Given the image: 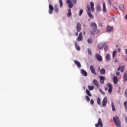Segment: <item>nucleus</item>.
Instances as JSON below:
<instances>
[{
  "mask_svg": "<svg viewBox=\"0 0 127 127\" xmlns=\"http://www.w3.org/2000/svg\"><path fill=\"white\" fill-rule=\"evenodd\" d=\"M91 30L89 31L90 34L91 35H95L96 31L99 33V30H98V26L95 22H92L90 23Z\"/></svg>",
  "mask_w": 127,
  "mask_h": 127,
  "instance_id": "obj_1",
  "label": "nucleus"
},
{
  "mask_svg": "<svg viewBox=\"0 0 127 127\" xmlns=\"http://www.w3.org/2000/svg\"><path fill=\"white\" fill-rule=\"evenodd\" d=\"M113 121L116 127H121V121H120L119 117L116 116L115 117H113Z\"/></svg>",
  "mask_w": 127,
  "mask_h": 127,
  "instance_id": "obj_2",
  "label": "nucleus"
},
{
  "mask_svg": "<svg viewBox=\"0 0 127 127\" xmlns=\"http://www.w3.org/2000/svg\"><path fill=\"white\" fill-rule=\"evenodd\" d=\"M87 14L89 16V17L90 18H94V15H93L91 13V8H90V6L87 5Z\"/></svg>",
  "mask_w": 127,
  "mask_h": 127,
  "instance_id": "obj_3",
  "label": "nucleus"
},
{
  "mask_svg": "<svg viewBox=\"0 0 127 127\" xmlns=\"http://www.w3.org/2000/svg\"><path fill=\"white\" fill-rule=\"evenodd\" d=\"M98 123L95 125L96 127H103V122L102 119L99 118L98 120Z\"/></svg>",
  "mask_w": 127,
  "mask_h": 127,
  "instance_id": "obj_4",
  "label": "nucleus"
},
{
  "mask_svg": "<svg viewBox=\"0 0 127 127\" xmlns=\"http://www.w3.org/2000/svg\"><path fill=\"white\" fill-rule=\"evenodd\" d=\"M107 86L108 88V92L109 94H111L112 91L113 90V86H112V84L108 83L107 84Z\"/></svg>",
  "mask_w": 127,
  "mask_h": 127,
  "instance_id": "obj_5",
  "label": "nucleus"
},
{
  "mask_svg": "<svg viewBox=\"0 0 127 127\" xmlns=\"http://www.w3.org/2000/svg\"><path fill=\"white\" fill-rule=\"evenodd\" d=\"M66 3L68 4L69 8H72L73 6V2H72V0H66Z\"/></svg>",
  "mask_w": 127,
  "mask_h": 127,
  "instance_id": "obj_6",
  "label": "nucleus"
},
{
  "mask_svg": "<svg viewBox=\"0 0 127 127\" xmlns=\"http://www.w3.org/2000/svg\"><path fill=\"white\" fill-rule=\"evenodd\" d=\"M76 40L77 41H83V33H82V32H81L79 33L78 37L76 39Z\"/></svg>",
  "mask_w": 127,
  "mask_h": 127,
  "instance_id": "obj_7",
  "label": "nucleus"
},
{
  "mask_svg": "<svg viewBox=\"0 0 127 127\" xmlns=\"http://www.w3.org/2000/svg\"><path fill=\"white\" fill-rule=\"evenodd\" d=\"M95 58H96L97 60H98V61L99 62L103 61V58H102V56L98 54H96Z\"/></svg>",
  "mask_w": 127,
  "mask_h": 127,
  "instance_id": "obj_8",
  "label": "nucleus"
},
{
  "mask_svg": "<svg viewBox=\"0 0 127 127\" xmlns=\"http://www.w3.org/2000/svg\"><path fill=\"white\" fill-rule=\"evenodd\" d=\"M107 102H108V98H107V97H105L102 101L103 107H106V106H107Z\"/></svg>",
  "mask_w": 127,
  "mask_h": 127,
  "instance_id": "obj_9",
  "label": "nucleus"
},
{
  "mask_svg": "<svg viewBox=\"0 0 127 127\" xmlns=\"http://www.w3.org/2000/svg\"><path fill=\"white\" fill-rule=\"evenodd\" d=\"M99 78H100V82L101 85H104V83H105V80H106V77L103 76H99Z\"/></svg>",
  "mask_w": 127,
  "mask_h": 127,
  "instance_id": "obj_10",
  "label": "nucleus"
},
{
  "mask_svg": "<svg viewBox=\"0 0 127 127\" xmlns=\"http://www.w3.org/2000/svg\"><path fill=\"white\" fill-rule=\"evenodd\" d=\"M90 71L93 75H96V71L95 70V67H94L93 65H90Z\"/></svg>",
  "mask_w": 127,
  "mask_h": 127,
  "instance_id": "obj_11",
  "label": "nucleus"
},
{
  "mask_svg": "<svg viewBox=\"0 0 127 127\" xmlns=\"http://www.w3.org/2000/svg\"><path fill=\"white\" fill-rule=\"evenodd\" d=\"M106 45V43H101L98 45V49H102V48H104V46Z\"/></svg>",
  "mask_w": 127,
  "mask_h": 127,
  "instance_id": "obj_12",
  "label": "nucleus"
},
{
  "mask_svg": "<svg viewBox=\"0 0 127 127\" xmlns=\"http://www.w3.org/2000/svg\"><path fill=\"white\" fill-rule=\"evenodd\" d=\"M81 74L85 77H87V76H88V73H87V71L84 69H81Z\"/></svg>",
  "mask_w": 127,
  "mask_h": 127,
  "instance_id": "obj_13",
  "label": "nucleus"
},
{
  "mask_svg": "<svg viewBox=\"0 0 127 127\" xmlns=\"http://www.w3.org/2000/svg\"><path fill=\"white\" fill-rule=\"evenodd\" d=\"M114 30V27H111L110 26H108L107 27V31L108 32H111Z\"/></svg>",
  "mask_w": 127,
  "mask_h": 127,
  "instance_id": "obj_14",
  "label": "nucleus"
},
{
  "mask_svg": "<svg viewBox=\"0 0 127 127\" xmlns=\"http://www.w3.org/2000/svg\"><path fill=\"white\" fill-rule=\"evenodd\" d=\"M76 30L77 32H80V31H81V24H80V23H78L77 24Z\"/></svg>",
  "mask_w": 127,
  "mask_h": 127,
  "instance_id": "obj_15",
  "label": "nucleus"
},
{
  "mask_svg": "<svg viewBox=\"0 0 127 127\" xmlns=\"http://www.w3.org/2000/svg\"><path fill=\"white\" fill-rule=\"evenodd\" d=\"M75 64L77 65L78 68H81V63L77 60L74 61Z\"/></svg>",
  "mask_w": 127,
  "mask_h": 127,
  "instance_id": "obj_16",
  "label": "nucleus"
},
{
  "mask_svg": "<svg viewBox=\"0 0 127 127\" xmlns=\"http://www.w3.org/2000/svg\"><path fill=\"white\" fill-rule=\"evenodd\" d=\"M90 7L92 12H95V8L94 7V3L90 2Z\"/></svg>",
  "mask_w": 127,
  "mask_h": 127,
  "instance_id": "obj_17",
  "label": "nucleus"
},
{
  "mask_svg": "<svg viewBox=\"0 0 127 127\" xmlns=\"http://www.w3.org/2000/svg\"><path fill=\"white\" fill-rule=\"evenodd\" d=\"M93 83L94 84V85H95V86H96V87H97V88H99V82H98V81H97L96 79H94L93 80Z\"/></svg>",
  "mask_w": 127,
  "mask_h": 127,
  "instance_id": "obj_18",
  "label": "nucleus"
},
{
  "mask_svg": "<svg viewBox=\"0 0 127 127\" xmlns=\"http://www.w3.org/2000/svg\"><path fill=\"white\" fill-rule=\"evenodd\" d=\"M119 9L121 10L123 12H125V6L123 4H120L119 6Z\"/></svg>",
  "mask_w": 127,
  "mask_h": 127,
  "instance_id": "obj_19",
  "label": "nucleus"
},
{
  "mask_svg": "<svg viewBox=\"0 0 127 127\" xmlns=\"http://www.w3.org/2000/svg\"><path fill=\"white\" fill-rule=\"evenodd\" d=\"M54 9H55V12H56L57 13H58L59 12V9L58 8V5H57L56 4L55 5Z\"/></svg>",
  "mask_w": 127,
  "mask_h": 127,
  "instance_id": "obj_20",
  "label": "nucleus"
},
{
  "mask_svg": "<svg viewBox=\"0 0 127 127\" xmlns=\"http://www.w3.org/2000/svg\"><path fill=\"white\" fill-rule=\"evenodd\" d=\"M100 73L101 75H105V74H106V70L104 68H101Z\"/></svg>",
  "mask_w": 127,
  "mask_h": 127,
  "instance_id": "obj_21",
  "label": "nucleus"
},
{
  "mask_svg": "<svg viewBox=\"0 0 127 127\" xmlns=\"http://www.w3.org/2000/svg\"><path fill=\"white\" fill-rule=\"evenodd\" d=\"M127 71L124 73V81L127 82Z\"/></svg>",
  "mask_w": 127,
  "mask_h": 127,
  "instance_id": "obj_22",
  "label": "nucleus"
},
{
  "mask_svg": "<svg viewBox=\"0 0 127 127\" xmlns=\"http://www.w3.org/2000/svg\"><path fill=\"white\" fill-rule=\"evenodd\" d=\"M103 12H107V11L106 10V3H105V2H103Z\"/></svg>",
  "mask_w": 127,
  "mask_h": 127,
  "instance_id": "obj_23",
  "label": "nucleus"
},
{
  "mask_svg": "<svg viewBox=\"0 0 127 127\" xmlns=\"http://www.w3.org/2000/svg\"><path fill=\"white\" fill-rule=\"evenodd\" d=\"M124 105L125 108V111L127 113V101H125L124 102Z\"/></svg>",
  "mask_w": 127,
  "mask_h": 127,
  "instance_id": "obj_24",
  "label": "nucleus"
},
{
  "mask_svg": "<svg viewBox=\"0 0 127 127\" xmlns=\"http://www.w3.org/2000/svg\"><path fill=\"white\" fill-rule=\"evenodd\" d=\"M72 15V12H71V9H68V13H67V16L68 17H70Z\"/></svg>",
  "mask_w": 127,
  "mask_h": 127,
  "instance_id": "obj_25",
  "label": "nucleus"
},
{
  "mask_svg": "<svg viewBox=\"0 0 127 127\" xmlns=\"http://www.w3.org/2000/svg\"><path fill=\"white\" fill-rule=\"evenodd\" d=\"M106 59L108 61H111V56L109 54H107L106 55Z\"/></svg>",
  "mask_w": 127,
  "mask_h": 127,
  "instance_id": "obj_26",
  "label": "nucleus"
},
{
  "mask_svg": "<svg viewBox=\"0 0 127 127\" xmlns=\"http://www.w3.org/2000/svg\"><path fill=\"white\" fill-rule=\"evenodd\" d=\"M113 82L114 84H117V83H118V77L115 76L113 78Z\"/></svg>",
  "mask_w": 127,
  "mask_h": 127,
  "instance_id": "obj_27",
  "label": "nucleus"
},
{
  "mask_svg": "<svg viewBox=\"0 0 127 127\" xmlns=\"http://www.w3.org/2000/svg\"><path fill=\"white\" fill-rule=\"evenodd\" d=\"M86 94L89 97H92V94L90 92V91L88 89L86 90Z\"/></svg>",
  "mask_w": 127,
  "mask_h": 127,
  "instance_id": "obj_28",
  "label": "nucleus"
},
{
  "mask_svg": "<svg viewBox=\"0 0 127 127\" xmlns=\"http://www.w3.org/2000/svg\"><path fill=\"white\" fill-rule=\"evenodd\" d=\"M111 106L112 108V111H113V112H116V108L115 107V104H114V103H112Z\"/></svg>",
  "mask_w": 127,
  "mask_h": 127,
  "instance_id": "obj_29",
  "label": "nucleus"
},
{
  "mask_svg": "<svg viewBox=\"0 0 127 127\" xmlns=\"http://www.w3.org/2000/svg\"><path fill=\"white\" fill-rule=\"evenodd\" d=\"M120 70H121V72L122 73H123V72L125 71V65H122L121 67H120Z\"/></svg>",
  "mask_w": 127,
  "mask_h": 127,
  "instance_id": "obj_30",
  "label": "nucleus"
},
{
  "mask_svg": "<svg viewBox=\"0 0 127 127\" xmlns=\"http://www.w3.org/2000/svg\"><path fill=\"white\" fill-rule=\"evenodd\" d=\"M75 48H76V50H80V47L79 46H78L77 42L75 43Z\"/></svg>",
  "mask_w": 127,
  "mask_h": 127,
  "instance_id": "obj_31",
  "label": "nucleus"
},
{
  "mask_svg": "<svg viewBox=\"0 0 127 127\" xmlns=\"http://www.w3.org/2000/svg\"><path fill=\"white\" fill-rule=\"evenodd\" d=\"M96 10H97V11H102V9H101V6L98 5V6L96 7Z\"/></svg>",
  "mask_w": 127,
  "mask_h": 127,
  "instance_id": "obj_32",
  "label": "nucleus"
},
{
  "mask_svg": "<svg viewBox=\"0 0 127 127\" xmlns=\"http://www.w3.org/2000/svg\"><path fill=\"white\" fill-rule=\"evenodd\" d=\"M59 1L60 3V7H63V2L62 1V0H59Z\"/></svg>",
  "mask_w": 127,
  "mask_h": 127,
  "instance_id": "obj_33",
  "label": "nucleus"
},
{
  "mask_svg": "<svg viewBox=\"0 0 127 127\" xmlns=\"http://www.w3.org/2000/svg\"><path fill=\"white\" fill-rule=\"evenodd\" d=\"M49 9L51 10H54V7H53V6L51 4H49Z\"/></svg>",
  "mask_w": 127,
  "mask_h": 127,
  "instance_id": "obj_34",
  "label": "nucleus"
},
{
  "mask_svg": "<svg viewBox=\"0 0 127 127\" xmlns=\"http://www.w3.org/2000/svg\"><path fill=\"white\" fill-rule=\"evenodd\" d=\"M94 86H88V89L90 91H92V90H94Z\"/></svg>",
  "mask_w": 127,
  "mask_h": 127,
  "instance_id": "obj_35",
  "label": "nucleus"
},
{
  "mask_svg": "<svg viewBox=\"0 0 127 127\" xmlns=\"http://www.w3.org/2000/svg\"><path fill=\"white\" fill-rule=\"evenodd\" d=\"M85 99L86 100L87 102H90V97L88 95H86Z\"/></svg>",
  "mask_w": 127,
  "mask_h": 127,
  "instance_id": "obj_36",
  "label": "nucleus"
},
{
  "mask_svg": "<svg viewBox=\"0 0 127 127\" xmlns=\"http://www.w3.org/2000/svg\"><path fill=\"white\" fill-rule=\"evenodd\" d=\"M97 104L99 105H101V99L100 98H97Z\"/></svg>",
  "mask_w": 127,
  "mask_h": 127,
  "instance_id": "obj_37",
  "label": "nucleus"
},
{
  "mask_svg": "<svg viewBox=\"0 0 127 127\" xmlns=\"http://www.w3.org/2000/svg\"><path fill=\"white\" fill-rule=\"evenodd\" d=\"M87 42L88 43H89V44H92V39L89 38L87 40Z\"/></svg>",
  "mask_w": 127,
  "mask_h": 127,
  "instance_id": "obj_38",
  "label": "nucleus"
},
{
  "mask_svg": "<svg viewBox=\"0 0 127 127\" xmlns=\"http://www.w3.org/2000/svg\"><path fill=\"white\" fill-rule=\"evenodd\" d=\"M116 54H117V51H113V58H115V57L116 56Z\"/></svg>",
  "mask_w": 127,
  "mask_h": 127,
  "instance_id": "obj_39",
  "label": "nucleus"
},
{
  "mask_svg": "<svg viewBox=\"0 0 127 127\" xmlns=\"http://www.w3.org/2000/svg\"><path fill=\"white\" fill-rule=\"evenodd\" d=\"M88 52L89 55H92V51L90 49H88Z\"/></svg>",
  "mask_w": 127,
  "mask_h": 127,
  "instance_id": "obj_40",
  "label": "nucleus"
},
{
  "mask_svg": "<svg viewBox=\"0 0 127 127\" xmlns=\"http://www.w3.org/2000/svg\"><path fill=\"white\" fill-rule=\"evenodd\" d=\"M108 48H109V47H108V46H106L104 47V51H107Z\"/></svg>",
  "mask_w": 127,
  "mask_h": 127,
  "instance_id": "obj_41",
  "label": "nucleus"
},
{
  "mask_svg": "<svg viewBox=\"0 0 127 127\" xmlns=\"http://www.w3.org/2000/svg\"><path fill=\"white\" fill-rule=\"evenodd\" d=\"M82 13H83V10L81 9L79 11V16H81L82 15Z\"/></svg>",
  "mask_w": 127,
  "mask_h": 127,
  "instance_id": "obj_42",
  "label": "nucleus"
},
{
  "mask_svg": "<svg viewBox=\"0 0 127 127\" xmlns=\"http://www.w3.org/2000/svg\"><path fill=\"white\" fill-rule=\"evenodd\" d=\"M94 100L91 99V100H90V104L93 105H94Z\"/></svg>",
  "mask_w": 127,
  "mask_h": 127,
  "instance_id": "obj_43",
  "label": "nucleus"
},
{
  "mask_svg": "<svg viewBox=\"0 0 127 127\" xmlns=\"http://www.w3.org/2000/svg\"><path fill=\"white\" fill-rule=\"evenodd\" d=\"M74 4H76L77 3V0H72Z\"/></svg>",
  "mask_w": 127,
  "mask_h": 127,
  "instance_id": "obj_44",
  "label": "nucleus"
},
{
  "mask_svg": "<svg viewBox=\"0 0 127 127\" xmlns=\"http://www.w3.org/2000/svg\"><path fill=\"white\" fill-rule=\"evenodd\" d=\"M53 11V10H49V13H50V14H52Z\"/></svg>",
  "mask_w": 127,
  "mask_h": 127,
  "instance_id": "obj_45",
  "label": "nucleus"
},
{
  "mask_svg": "<svg viewBox=\"0 0 127 127\" xmlns=\"http://www.w3.org/2000/svg\"><path fill=\"white\" fill-rule=\"evenodd\" d=\"M108 3L110 5H112V1H111V0H108Z\"/></svg>",
  "mask_w": 127,
  "mask_h": 127,
  "instance_id": "obj_46",
  "label": "nucleus"
},
{
  "mask_svg": "<svg viewBox=\"0 0 127 127\" xmlns=\"http://www.w3.org/2000/svg\"><path fill=\"white\" fill-rule=\"evenodd\" d=\"M125 96L127 98V89L125 91Z\"/></svg>",
  "mask_w": 127,
  "mask_h": 127,
  "instance_id": "obj_47",
  "label": "nucleus"
},
{
  "mask_svg": "<svg viewBox=\"0 0 127 127\" xmlns=\"http://www.w3.org/2000/svg\"><path fill=\"white\" fill-rule=\"evenodd\" d=\"M100 91H101V92L102 93V94L103 95H105V94H106V93H105V92L102 91L101 89H100Z\"/></svg>",
  "mask_w": 127,
  "mask_h": 127,
  "instance_id": "obj_48",
  "label": "nucleus"
},
{
  "mask_svg": "<svg viewBox=\"0 0 127 127\" xmlns=\"http://www.w3.org/2000/svg\"><path fill=\"white\" fill-rule=\"evenodd\" d=\"M79 32H78V31H77V32L75 33V36H78L79 33H78Z\"/></svg>",
  "mask_w": 127,
  "mask_h": 127,
  "instance_id": "obj_49",
  "label": "nucleus"
},
{
  "mask_svg": "<svg viewBox=\"0 0 127 127\" xmlns=\"http://www.w3.org/2000/svg\"><path fill=\"white\" fill-rule=\"evenodd\" d=\"M116 75H117V76H120V72H117L116 73Z\"/></svg>",
  "mask_w": 127,
  "mask_h": 127,
  "instance_id": "obj_50",
  "label": "nucleus"
},
{
  "mask_svg": "<svg viewBox=\"0 0 127 127\" xmlns=\"http://www.w3.org/2000/svg\"><path fill=\"white\" fill-rule=\"evenodd\" d=\"M117 62H119V61L118 60V59H115V63H117Z\"/></svg>",
  "mask_w": 127,
  "mask_h": 127,
  "instance_id": "obj_51",
  "label": "nucleus"
},
{
  "mask_svg": "<svg viewBox=\"0 0 127 127\" xmlns=\"http://www.w3.org/2000/svg\"><path fill=\"white\" fill-rule=\"evenodd\" d=\"M125 121H126V123L127 124V117H125Z\"/></svg>",
  "mask_w": 127,
  "mask_h": 127,
  "instance_id": "obj_52",
  "label": "nucleus"
},
{
  "mask_svg": "<svg viewBox=\"0 0 127 127\" xmlns=\"http://www.w3.org/2000/svg\"><path fill=\"white\" fill-rule=\"evenodd\" d=\"M118 52H121V48H119L118 49Z\"/></svg>",
  "mask_w": 127,
  "mask_h": 127,
  "instance_id": "obj_53",
  "label": "nucleus"
},
{
  "mask_svg": "<svg viewBox=\"0 0 127 127\" xmlns=\"http://www.w3.org/2000/svg\"><path fill=\"white\" fill-rule=\"evenodd\" d=\"M120 69H121V66H119L118 68V71H120Z\"/></svg>",
  "mask_w": 127,
  "mask_h": 127,
  "instance_id": "obj_54",
  "label": "nucleus"
},
{
  "mask_svg": "<svg viewBox=\"0 0 127 127\" xmlns=\"http://www.w3.org/2000/svg\"><path fill=\"white\" fill-rule=\"evenodd\" d=\"M85 35H86V32L84 31L83 32V35L85 36Z\"/></svg>",
  "mask_w": 127,
  "mask_h": 127,
  "instance_id": "obj_55",
  "label": "nucleus"
},
{
  "mask_svg": "<svg viewBox=\"0 0 127 127\" xmlns=\"http://www.w3.org/2000/svg\"><path fill=\"white\" fill-rule=\"evenodd\" d=\"M105 91H108V87H105Z\"/></svg>",
  "mask_w": 127,
  "mask_h": 127,
  "instance_id": "obj_56",
  "label": "nucleus"
},
{
  "mask_svg": "<svg viewBox=\"0 0 127 127\" xmlns=\"http://www.w3.org/2000/svg\"><path fill=\"white\" fill-rule=\"evenodd\" d=\"M115 9H116V10H118V8H117V7H115Z\"/></svg>",
  "mask_w": 127,
  "mask_h": 127,
  "instance_id": "obj_57",
  "label": "nucleus"
},
{
  "mask_svg": "<svg viewBox=\"0 0 127 127\" xmlns=\"http://www.w3.org/2000/svg\"><path fill=\"white\" fill-rule=\"evenodd\" d=\"M125 18H126V19H127V15H126L125 16Z\"/></svg>",
  "mask_w": 127,
  "mask_h": 127,
  "instance_id": "obj_58",
  "label": "nucleus"
},
{
  "mask_svg": "<svg viewBox=\"0 0 127 127\" xmlns=\"http://www.w3.org/2000/svg\"><path fill=\"white\" fill-rule=\"evenodd\" d=\"M126 54H127V49H126Z\"/></svg>",
  "mask_w": 127,
  "mask_h": 127,
  "instance_id": "obj_59",
  "label": "nucleus"
}]
</instances>
